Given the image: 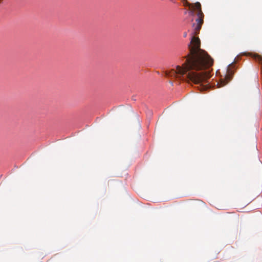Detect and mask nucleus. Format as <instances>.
<instances>
[{
	"mask_svg": "<svg viewBox=\"0 0 262 262\" xmlns=\"http://www.w3.org/2000/svg\"><path fill=\"white\" fill-rule=\"evenodd\" d=\"M196 24H193V36L189 45V54L187 55L183 66H178L176 71H173L170 76H177L183 80L191 81L195 84L207 82L210 77L208 72L198 71L204 70L212 66L213 60L204 50L201 49V41L196 36L200 32L203 23V18H198Z\"/></svg>",
	"mask_w": 262,
	"mask_h": 262,
	"instance_id": "obj_1",
	"label": "nucleus"
},
{
	"mask_svg": "<svg viewBox=\"0 0 262 262\" xmlns=\"http://www.w3.org/2000/svg\"><path fill=\"white\" fill-rule=\"evenodd\" d=\"M191 8L195 9L196 10H198V18H204V14L201 10V5L199 2H196L194 4H192V7Z\"/></svg>",
	"mask_w": 262,
	"mask_h": 262,
	"instance_id": "obj_2",
	"label": "nucleus"
},
{
	"mask_svg": "<svg viewBox=\"0 0 262 262\" xmlns=\"http://www.w3.org/2000/svg\"><path fill=\"white\" fill-rule=\"evenodd\" d=\"M134 118V123L137 126H140V118L139 115L135 113L133 115Z\"/></svg>",
	"mask_w": 262,
	"mask_h": 262,
	"instance_id": "obj_3",
	"label": "nucleus"
},
{
	"mask_svg": "<svg viewBox=\"0 0 262 262\" xmlns=\"http://www.w3.org/2000/svg\"><path fill=\"white\" fill-rule=\"evenodd\" d=\"M250 55L252 56V57L258 62L260 63L261 64V68H262V57L258 54H252V53L250 54Z\"/></svg>",
	"mask_w": 262,
	"mask_h": 262,
	"instance_id": "obj_4",
	"label": "nucleus"
},
{
	"mask_svg": "<svg viewBox=\"0 0 262 262\" xmlns=\"http://www.w3.org/2000/svg\"><path fill=\"white\" fill-rule=\"evenodd\" d=\"M183 2L184 5L191 8L192 7V4H190L187 2V0H182Z\"/></svg>",
	"mask_w": 262,
	"mask_h": 262,
	"instance_id": "obj_5",
	"label": "nucleus"
},
{
	"mask_svg": "<svg viewBox=\"0 0 262 262\" xmlns=\"http://www.w3.org/2000/svg\"><path fill=\"white\" fill-rule=\"evenodd\" d=\"M220 84V85L219 86V87H221L225 85L226 84V83H225L224 82H221V83Z\"/></svg>",
	"mask_w": 262,
	"mask_h": 262,
	"instance_id": "obj_6",
	"label": "nucleus"
},
{
	"mask_svg": "<svg viewBox=\"0 0 262 262\" xmlns=\"http://www.w3.org/2000/svg\"><path fill=\"white\" fill-rule=\"evenodd\" d=\"M187 32H184L183 36L184 37H186L187 36Z\"/></svg>",
	"mask_w": 262,
	"mask_h": 262,
	"instance_id": "obj_7",
	"label": "nucleus"
}]
</instances>
